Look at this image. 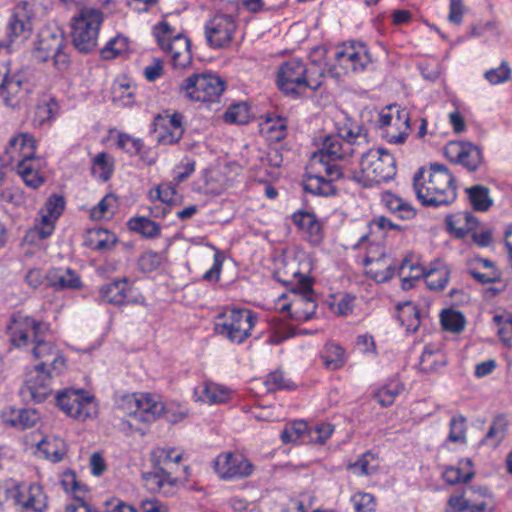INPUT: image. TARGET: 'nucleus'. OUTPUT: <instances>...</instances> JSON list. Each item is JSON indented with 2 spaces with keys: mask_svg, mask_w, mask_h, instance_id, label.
Masks as SVG:
<instances>
[{
  "mask_svg": "<svg viewBox=\"0 0 512 512\" xmlns=\"http://www.w3.org/2000/svg\"><path fill=\"white\" fill-rule=\"evenodd\" d=\"M30 66H20L15 69L4 66L0 69V96L6 106L15 107L22 97L21 92L30 93L34 86Z\"/></svg>",
  "mask_w": 512,
  "mask_h": 512,
  "instance_id": "nucleus-9",
  "label": "nucleus"
},
{
  "mask_svg": "<svg viewBox=\"0 0 512 512\" xmlns=\"http://www.w3.org/2000/svg\"><path fill=\"white\" fill-rule=\"evenodd\" d=\"M333 57L339 62H353L358 64H368L372 61L367 47L359 42L343 43L337 46L333 52Z\"/></svg>",
  "mask_w": 512,
  "mask_h": 512,
  "instance_id": "nucleus-27",
  "label": "nucleus"
},
{
  "mask_svg": "<svg viewBox=\"0 0 512 512\" xmlns=\"http://www.w3.org/2000/svg\"><path fill=\"white\" fill-rule=\"evenodd\" d=\"M396 175L394 157L383 149H370L362 154L360 168L352 172V178L363 187L387 182Z\"/></svg>",
  "mask_w": 512,
  "mask_h": 512,
  "instance_id": "nucleus-5",
  "label": "nucleus"
},
{
  "mask_svg": "<svg viewBox=\"0 0 512 512\" xmlns=\"http://www.w3.org/2000/svg\"><path fill=\"white\" fill-rule=\"evenodd\" d=\"M382 202L391 213L402 220H410L416 215V211L410 203L393 193H384Z\"/></svg>",
  "mask_w": 512,
  "mask_h": 512,
  "instance_id": "nucleus-34",
  "label": "nucleus"
},
{
  "mask_svg": "<svg viewBox=\"0 0 512 512\" xmlns=\"http://www.w3.org/2000/svg\"><path fill=\"white\" fill-rule=\"evenodd\" d=\"M292 221L312 245L321 243L323 239L322 225L313 213L297 211L292 215Z\"/></svg>",
  "mask_w": 512,
  "mask_h": 512,
  "instance_id": "nucleus-23",
  "label": "nucleus"
},
{
  "mask_svg": "<svg viewBox=\"0 0 512 512\" xmlns=\"http://www.w3.org/2000/svg\"><path fill=\"white\" fill-rule=\"evenodd\" d=\"M446 364L445 357L441 350L426 347L420 357L421 369L425 372L437 371Z\"/></svg>",
  "mask_w": 512,
  "mask_h": 512,
  "instance_id": "nucleus-44",
  "label": "nucleus"
},
{
  "mask_svg": "<svg viewBox=\"0 0 512 512\" xmlns=\"http://www.w3.org/2000/svg\"><path fill=\"white\" fill-rule=\"evenodd\" d=\"M4 421L17 429H28L35 426L39 420V413L35 409H11L9 415L4 413Z\"/></svg>",
  "mask_w": 512,
  "mask_h": 512,
  "instance_id": "nucleus-31",
  "label": "nucleus"
},
{
  "mask_svg": "<svg viewBox=\"0 0 512 512\" xmlns=\"http://www.w3.org/2000/svg\"><path fill=\"white\" fill-rule=\"evenodd\" d=\"M132 290L126 279H121L117 281H113L111 283L105 284L100 288V296L101 298L115 305H121L124 303H143L144 299L139 300L137 298L132 299L130 294Z\"/></svg>",
  "mask_w": 512,
  "mask_h": 512,
  "instance_id": "nucleus-25",
  "label": "nucleus"
},
{
  "mask_svg": "<svg viewBox=\"0 0 512 512\" xmlns=\"http://www.w3.org/2000/svg\"><path fill=\"white\" fill-rule=\"evenodd\" d=\"M295 283L277 300V308L287 312L295 321H307L316 311L317 304L312 289V279L298 271L293 272Z\"/></svg>",
  "mask_w": 512,
  "mask_h": 512,
  "instance_id": "nucleus-4",
  "label": "nucleus"
},
{
  "mask_svg": "<svg viewBox=\"0 0 512 512\" xmlns=\"http://www.w3.org/2000/svg\"><path fill=\"white\" fill-rule=\"evenodd\" d=\"M176 195V185L173 182H163L148 192V198L151 202L161 201L165 204L174 203Z\"/></svg>",
  "mask_w": 512,
  "mask_h": 512,
  "instance_id": "nucleus-52",
  "label": "nucleus"
},
{
  "mask_svg": "<svg viewBox=\"0 0 512 512\" xmlns=\"http://www.w3.org/2000/svg\"><path fill=\"white\" fill-rule=\"evenodd\" d=\"M421 275L423 276L426 285L431 290L444 289L449 280L448 271L445 267H438L429 269L427 271H422Z\"/></svg>",
  "mask_w": 512,
  "mask_h": 512,
  "instance_id": "nucleus-47",
  "label": "nucleus"
},
{
  "mask_svg": "<svg viewBox=\"0 0 512 512\" xmlns=\"http://www.w3.org/2000/svg\"><path fill=\"white\" fill-rule=\"evenodd\" d=\"M249 117V107L244 102L230 105L223 114V120L231 124H246Z\"/></svg>",
  "mask_w": 512,
  "mask_h": 512,
  "instance_id": "nucleus-53",
  "label": "nucleus"
},
{
  "mask_svg": "<svg viewBox=\"0 0 512 512\" xmlns=\"http://www.w3.org/2000/svg\"><path fill=\"white\" fill-rule=\"evenodd\" d=\"M103 18L102 11L93 7H83L73 17L72 38L77 50L88 53L96 47Z\"/></svg>",
  "mask_w": 512,
  "mask_h": 512,
  "instance_id": "nucleus-8",
  "label": "nucleus"
},
{
  "mask_svg": "<svg viewBox=\"0 0 512 512\" xmlns=\"http://www.w3.org/2000/svg\"><path fill=\"white\" fill-rule=\"evenodd\" d=\"M38 167L39 160L37 159H32L29 161L24 160L16 166L17 172L24 183L33 189L39 188L44 182L43 177L38 171Z\"/></svg>",
  "mask_w": 512,
  "mask_h": 512,
  "instance_id": "nucleus-37",
  "label": "nucleus"
},
{
  "mask_svg": "<svg viewBox=\"0 0 512 512\" xmlns=\"http://www.w3.org/2000/svg\"><path fill=\"white\" fill-rule=\"evenodd\" d=\"M129 228L142 234L144 237L153 238L160 234L161 227L147 217H135L129 220Z\"/></svg>",
  "mask_w": 512,
  "mask_h": 512,
  "instance_id": "nucleus-46",
  "label": "nucleus"
},
{
  "mask_svg": "<svg viewBox=\"0 0 512 512\" xmlns=\"http://www.w3.org/2000/svg\"><path fill=\"white\" fill-rule=\"evenodd\" d=\"M38 448L48 460L53 462L61 461L65 454V445L61 438L43 439L38 444Z\"/></svg>",
  "mask_w": 512,
  "mask_h": 512,
  "instance_id": "nucleus-43",
  "label": "nucleus"
},
{
  "mask_svg": "<svg viewBox=\"0 0 512 512\" xmlns=\"http://www.w3.org/2000/svg\"><path fill=\"white\" fill-rule=\"evenodd\" d=\"M508 427V420L505 416H496L491 423L484 441L492 445H498L505 437Z\"/></svg>",
  "mask_w": 512,
  "mask_h": 512,
  "instance_id": "nucleus-50",
  "label": "nucleus"
},
{
  "mask_svg": "<svg viewBox=\"0 0 512 512\" xmlns=\"http://www.w3.org/2000/svg\"><path fill=\"white\" fill-rule=\"evenodd\" d=\"M369 267V273L377 282H385L391 279L395 272V266L390 257L382 254L380 258L374 259L367 255L364 261Z\"/></svg>",
  "mask_w": 512,
  "mask_h": 512,
  "instance_id": "nucleus-30",
  "label": "nucleus"
},
{
  "mask_svg": "<svg viewBox=\"0 0 512 512\" xmlns=\"http://www.w3.org/2000/svg\"><path fill=\"white\" fill-rule=\"evenodd\" d=\"M161 49L170 57L172 64H190L192 61L190 41L185 36H174L173 39Z\"/></svg>",
  "mask_w": 512,
  "mask_h": 512,
  "instance_id": "nucleus-29",
  "label": "nucleus"
},
{
  "mask_svg": "<svg viewBox=\"0 0 512 512\" xmlns=\"http://www.w3.org/2000/svg\"><path fill=\"white\" fill-rule=\"evenodd\" d=\"M83 400L78 401L74 408H70L68 416L84 422L88 419H94L98 414V404L94 396L82 390Z\"/></svg>",
  "mask_w": 512,
  "mask_h": 512,
  "instance_id": "nucleus-33",
  "label": "nucleus"
},
{
  "mask_svg": "<svg viewBox=\"0 0 512 512\" xmlns=\"http://www.w3.org/2000/svg\"><path fill=\"white\" fill-rule=\"evenodd\" d=\"M378 124L383 130V137L389 143L402 144L409 135V113L396 105L389 106L380 113Z\"/></svg>",
  "mask_w": 512,
  "mask_h": 512,
  "instance_id": "nucleus-11",
  "label": "nucleus"
},
{
  "mask_svg": "<svg viewBox=\"0 0 512 512\" xmlns=\"http://www.w3.org/2000/svg\"><path fill=\"white\" fill-rule=\"evenodd\" d=\"M226 82L213 74H193L185 78L179 86V94L190 102L204 104L218 103Z\"/></svg>",
  "mask_w": 512,
  "mask_h": 512,
  "instance_id": "nucleus-6",
  "label": "nucleus"
},
{
  "mask_svg": "<svg viewBox=\"0 0 512 512\" xmlns=\"http://www.w3.org/2000/svg\"><path fill=\"white\" fill-rule=\"evenodd\" d=\"M469 201L472 207L478 211H486L492 205V200L489 197V189L482 185H475L466 188Z\"/></svg>",
  "mask_w": 512,
  "mask_h": 512,
  "instance_id": "nucleus-42",
  "label": "nucleus"
},
{
  "mask_svg": "<svg viewBox=\"0 0 512 512\" xmlns=\"http://www.w3.org/2000/svg\"><path fill=\"white\" fill-rule=\"evenodd\" d=\"M404 387L397 381L390 382L389 384L379 388L374 398L384 407L390 406L395 401L396 397L403 391Z\"/></svg>",
  "mask_w": 512,
  "mask_h": 512,
  "instance_id": "nucleus-48",
  "label": "nucleus"
},
{
  "mask_svg": "<svg viewBox=\"0 0 512 512\" xmlns=\"http://www.w3.org/2000/svg\"><path fill=\"white\" fill-rule=\"evenodd\" d=\"M265 130L270 140L281 141L287 134V120L280 116L269 118L265 123Z\"/></svg>",
  "mask_w": 512,
  "mask_h": 512,
  "instance_id": "nucleus-54",
  "label": "nucleus"
},
{
  "mask_svg": "<svg viewBox=\"0 0 512 512\" xmlns=\"http://www.w3.org/2000/svg\"><path fill=\"white\" fill-rule=\"evenodd\" d=\"M143 480L145 486L150 491L170 495L178 485L180 476L176 475V471H166L157 468L155 471L144 473Z\"/></svg>",
  "mask_w": 512,
  "mask_h": 512,
  "instance_id": "nucleus-19",
  "label": "nucleus"
},
{
  "mask_svg": "<svg viewBox=\"0 0 512 512\" xmlns=\"http://www.w3.org/2000/svg\"><path fill=\"white\" fill-rule=\"evenodd\" d=\"M397 317L408 333L416 332L421 323L420 310L410 301L397 305Z\"/></svg>",
  "mask_w": 512,
  "mask_h": 512,
  "instance_id": "nucleus-32",
  "label": "nucleus"
},
{
  "mask_svg": "<svg viewBox=\"0 0 512 512\" xmlns=\"http://www.w3.org/2000/svg\"><path fill=\"white\" fill-rule=\"evenodd\" d=\"M7 333L12 345L30 349L35 364L26 386L35 402H43L52 391V380L66 370L64 355L48 339L51 334L50 324L17 312L11 316Z\"/></svg>",
  "mask_w": 512,
  "mask_h": 512,
  "instance_id": "nucleus-1",
  "label": "nucleus"
},
{
  "mask_svg": "<svg viewBox=\"0 0 512 512\" xmlns=\"http://www.w3.org/2000/svg\"><path fill=\"white\" fill-rule=\"evenodd\" d=\"M129 51V39L123 35H117L107 42L100 53L103 60H124Z\"/></svg>",
  "mask_w": 512,
  "mask_h": 512,
  "instance_id": "nucleus-35",
  "label": "nucleus"
},
{
  "mask_svg": "<svg viewBox=\"0 0 512 512\" xmlns=\"http://www.w3.org/2000/svg\"><path fill=\"white\" fill-rule=\"evenodd\" d=\"M14 504L25 511L42 512L47 507V496L39 484H19L9 490Z\"/></svg>",
  "mask_w": 512,
  "mask_h": 512,
  "instance_id": "nucleus-15",
  "label": "nucleus"
},
{
  "mask_svg": "<svg viewBox=\"0 0 512 512\" xmlns=\"http://www.w3.org/2000/svg\"><path fill=\"white\" fill-rule=\"evenodd\" d=\"M365 138L360 127H357V131L350 129L345 134L327 136L319 153L312 157V167L319 165L330 179H340L344 171L336 161L351 157L355 153L354 145H359Z\"/></svg>",
  "mask_w": 512,
  "mask_h": 512,
  "instance_id": "nucleus-3",
  "label": "nucleus"
},
{
  "mask_svg": "<svg viewBox=\"0 0 512 512\" xmlns=\"http://www.w3.org/2000/svg\"><path fill=\"white\" fill-rule=\"evenodd\" d=\"M90 239L95 250L104 251L111 249L115 244V236L104 229L90 231Z\"/></svg>",
  "mask_w": 512,
  "mask_h": 512,
  "instance_id": "nucleus-57",
  "label": "nucleus"
},
{
  "mask_svg": "<svg viewBox=\"0 0 512 512\" xmlns=\"http://www.w3.org/2000/svg\"><path fill=\"white\" fill-rule=\"evenodd\" d=\"M349 469L358 476H367L377 469V463L374 455L370 452L364 453L357 461L349 464Z\"/></svg>",
  "mask_w": 512,
  "mask_h": 512,
  "instance_id": "nucleus-55",
  "label": "nucleus"
},
{
  "mask_svg": "<svg viewBox=\"0 0 512 512\" xmlns=\"http://www.w3.org/2000/svg\"><path fill=\"white\" fill-rule=\"evenodd\" d=\"M447 440L456 444L466 443V419L462 416L452 417Z\"/></svg>",
  "mask_w": 512,
  "mask_h": 512,
  "instance_id": "nucleus-58",
  "label": "nucleus"
},
{
  "mask_svg": "<svg viewBox=\"0 0 512 512\" xmlns=\"http://www.w3.org/2000/svg\"><path fill=\"white\" fill-rule=\"evenodd\" d=\"M447 159L468 171H476L483 162L480 148L470 142L451 141L444 148Z\"/></svg>",
  "mask_w": 512,
  "mask_h": 512,
  "instance_id": "nucleus-16",
  "label": "nucleus"
},
{
  "mask_svg": "<svg viewBox=\"0 0 512 512\" xmlns=\"http://www.w3.org/2000/svg\"><path fill=\"white\" fill-rule=\"evenodd\" d=\"M151 460L155 467L166 471H176V475H178L181 468L182 452L176 448L157 447L151 453Z\"/></svg>",
  "mask_w": 512,
  "mask_h": 512,
  "instance_id": "nucleus-28",
  "label": "nucleus"
},
{
  "mask_svg": "<svg viewBox=\"0 0 512 512\" xmlns=\"http://www.w3.org/2000/svg\"><path fill=\"white\" fill-rule=\"evenodd\" d=\"M64 43L63 34L43 30L39 33V39L33 50L32 56L36 62H49L53 64H67L68 56L62 51Z\"/></svg>",
  "mask_w": 512,
  "mask_h": 512,
  "instance_id": "nucleus-13",
  "label": "nucleus"
},
{
  "mask_svg": "<svg viewBox=\"0 0 512 512\" xmlns=\"http://www.w3.org/2000/svg\"><path fill=\"white\" fill-rule=\"evenodd\" d=\"M441 324L445 330L459 333L464 329L465 320L461 313L446 310L441 314Z\"/></svg>",
  "mask_w": 512,
  "mask_h": 512,
  "instance_id": "nucleus-60",
  "label": "nucleus"
},
{
  "mask_svg": "<svg viewBox=\"0 0 512 512\" xmlns=\"http://www.w3.org/2000/svg\"><path fill=\"white\" fill-rule=\"evenodd\" d=\"M413 188L418 200L425 206L452 203L456 198L455 179L441 164L420 168L413 176Z\"/></svg>",
  "mask_w": 512,
  "mask_h": 512,
  "instance_id": "nucleus-2",
  "label": "nucleus"
},
{
  "mask_svg": "<svg viewBox=\"0 0 512 512\" xmlns=\"http://www.w3.org/2000/svg\"><path fill=\"white\" fill-rule=\"evenodd\" d=\"M35 139L28 133H21L13 137L6 148V153L12 163L16 165L24 160L35 159Z\"/></svg>",
  "mask_w": 512,
  "mask_h": 512,
  "instance_id": "nucleus-20",
  "label": "nucleus"
},
{
  "mask_svg": "<svg viewBox=\"0 0 512 512\" xmlns=\"http://www.w3.org/2000/svg\"><path fill=\"white\" fill-rule=\"evenodd\" d=\"M309 169L311 171L307 172V177L303 182L304 190L311 194L321 196L333 194L334 188L331 183L336 179H330L324 172V169L319 165L312 167V161L310 162Z\"/></svg>",
  "mask_w": 512,
  "mask_h": 512,
  "instance_id": "nucleus-24",
  "label": "nucleus"
},
{
  "mask_svg": "<svg viewBox=\"0 0 512 512\" xmlns=\"http://www.w3.org/2000/svg\"><path fill=\"white\" fill-rule=\"evenodd\" d=\"M231 394V389L212 381H205L194 390L195 399L207 404L225 403L230 399Z\"/></svg>",
  "mask_w": 512,
  "mask_h": 512,
  "instance_id": "nucleus-26",
  "label": "nucleus"
},
{
  "mask_svg": "<svg viewBox=\"0 0 512 512\" xmlns=\"http://www.w3.org/2000/svg\"><path fill=\"white\" fill-rule=\"evenodd\" d=\"M321 358L325 367L330 370L339 369L346 363L345 350L335 343L325 345Z\"/></svg>",
  "mask_w": 512,
  "mask_h": 512,
  "instance_id": "nucleus-41",
  "label": "nucleus"
},
{
  "mask_svg": "<svg viewBox=\"0 0 512 512\" xmlns=\"http://www.w3.org/2000/svg\"><path fill=\"white\" fill-rule=\"evenodd\" d=\"M476 224V219L468 213L458 214L448 221L450 229L459 238L464 237L466 233L474 229Z\"/></svg>",
  "mask_w": 512,
  "mask_h": 512,
  "instance_id": "nucleus-51",
  "label": "nucleus"
},
{
  "mask_svg": "<svg viewBox=\"0 0 512 512\" xmlns=\"http://www.w3.org/2000/svg\"><path fill=\"white\" fill-rule=\"evenodd\" d=\"M355 512H375L376 499L374 495L367 492H357L351 497Z\"/></svg>",
  "mask_w": 512,
  "mask_h": 512,
  "instance_id": "nucleus-61",
  "label": "nucleus"
},
{
  "mask_svg": "<svg viewBox=\"0 0 512 512\" xmlns=\"http://www.w3.org/2000/svg\"><path fill=\"white\" fill-rule=\"evenodd\" d=\"M33 24L27 4L15 6L8 18L6 32L11 41L15 38L27 39L32 32Z\"/></svg>",
  "mask_w": 512,
  "mask_h": 512,
  "instance_id": "nucleus-18",
  "label": "nucleus"
},
{
  "mask_svg": "<svg viewBox=\"0 0 512 512\" xmlns=\"http://www.w3.org/2000/svg\"><path fill=\"white\" fill-rule=\"evenodd\" d=\"M56 400L59 408L68 415L70 408H74L78 401L83 400L82 390L65 389L58 393Z\"/></svg>",
  "mask_w": 512,
  "mask_h": 512,
  "instance_id": "nucleus-56",
  "label": "nucleus"
},
{
  "mask_svg": "<svg viewBox=\"0 0 512 512\" xmlns=\"http://www.w3.org/2000/svg\"><path fill=\"white\" fill-rule=\"evenodd\" d=\"M113 100L126 106L133 102L135 87L129 79L123 78L112 87Z\"/></svg>",
  "mask_w": 512,
  "mask_h": 512,
  "instance_id": "nucleus-45",
  "label": "nucleus"
},
{
  "mask_svg": "<svg viewBox=\"0 0 512 512\" xmlns=\"http://www.w3.org/2000/svg\"><path fill=\"white\" fill-rule=\"evenodd\" d=\"M309 433L307 423L304 421H295L288 424L281 432L283 443L305 442L306 433Z\"/></svg>",
  "mask_w": 512,
  "mask_h": 512,
  "instance_id": "nucleus-49",
  "label": "nucleus"
},
{
  "mask_svg": "<svg viewBox=\"0 0 512 512\" xmlns=\"http://www.w3.org/2000/svg\"><path fill=\"white\" fill-rule=\"evenodd\" d=\"M237 24L231 15L218 14L210 19L205 26L208 43L217 48L228 46L236 32Z\"/></svg>",
  "mask_w": 512,
  "mask_h": 512,
  "instance_id": "nucleus-17",
  "label": "nucleus"
},
{
  "mask_svg": "<svg viewBox=\"0 0 512 512\" xmlns=\"http://www.w3.org/2000/svg\"><path fill=\"white\" fill-rule=\"evenodd\" d=\"M39 215L40 218L36 220L34 227L27 232L26 238L30 242H36L37 240L48 238L52 235L55 229L56 219L44 213L41 209L39 211Z\"/></svg>",
  "mask_w": 512,
  "mask_h": 512,
  "instance_id": "nucleus-36",
  "label": "nucleus"
},
{
  "mask_svg": "<svg viewBox=\"0 0 512 512\" xmlns=\"http://www.w3.org/2000/svg\"><path fill=\"white\" fill-rule=\"evenodd\" d=\"M162 261L163 255L161 253L146 251L140 256L138 265L143 272H152L161 265Z\"/></svg>",
  "mask_w": 512,
  "mask_h": 512,
  "instance_id": "nucleus-63",
  "label": "nucleus"
},
{
  "mask_svg": "<svg viewBox=\"0 0 512 512\" xmlns=\"http://www.w3.org/2000/svg\"><path fill=\"white\" fill-rule=\"evenodd\" d=\"M494 501L489 490L482 486L466 487L448 499L447 512H493Z\"/></svg>",
  "mask_w": 512,
  "mask_h": 512,
  "instance_id": "nucleus-10",
  "label": "nucleus"
},
{
  "mask_svg": "<svg viewBox=\"0 0 512 512\" xmlns=\"http://www.w3.org/2000/svg\"><path fill=\"white\" fill-rule=\"evenodd\" d=\"M155 126L159 144L172 145L177 143L183 136L184 129L181 124V116L178 114L165 118L159 117Z\"/></svg>",
  "mask_w": 512,
  "mask_h": 512,
  "instance_id": "nucleus-21",
  "label": "nucleus"
},
{
  "mask_svg": "<svg viewBox=\"0 0 512 512\" xmlns=\"http://www.w3.org/2000/svg\"><path fill=\"white\" fill-rule=\"evenodd\" d=\"M306 66H281L277 75L278 88L287 95H299L300 89H316L321 82L309 75Z\"/></svg>",
  "mask_w": 512,
  "mask_h": 512,
  "instance_id": "nucleus-12",
  "label": "nucleus"
},
{
  "mask_svg": "<svg viewBox=\"0 0 512 512\" xmlns=\"http://www.w3.org/2000/svg\"><path fill=\"white\" fill-rule=\"evenodd\" d=\"M52 286L57 289H77L81 287L79 276L72 269H56L50 273Z\"/></svg>",
  "mask_w": 512,
  "mask_h": 512,
  "instance_id": "nucleus-39",
  "label": "nucleus"
},
{
  "mask_svg": "<svg viewBox=\"0 0 512 512\" xmlns=\"http://www.w3.org/2000/svg\"><path fill=\"white\" fill-rule=\"evenodd\" d=\"M112 166V161L109 155L105 152H101L93 159L92 172L95 175H98V177L103 181H106L111 176Z\"/></svg>",
  "mask_w": 512,
  "mask_h": 512,
  "instance_id": "nucleus-59",
  "label": "nucleus"
},
{
  "mask_svg": "<svg viewBox=\"0 0 512 512\" xmlns=\"http://www.w3.org/2000/svg\"><path fill=\"white\" fill-rule=\"evenodd\" d=\"M214 467L221 479H242L253 473V464L242 454L224 452L219 454Z\"/></svg>",
  "mask_w": 512,
  "mask_h": 512,
  "instance_id": "nucleus-14",
  "label": "nucleus"
},
{
  "mask_svg": "<svg viewBox=\"0 0 512 512\" xmlns=\"http://www.w3.org/2000/svg\"><path fill=\"white\" fill-rule=\"evenodd\" d=\"M118 410L123 414L130 416L137 422L138 402L137 393L124 395L118 403Z\"/></svg>",
  "mask_w": 512,
  "mask_h": 512,
  "instance_id": "nucleus-64",
  "label": "nucleus"
},
{
  "mask_svg": "<svg viewBox=\"0 0 512 512\" xmlns=\"http://www.w3.org/2000/svg\"><path fill=\"white\" fill-rule=\"evenodd\" d=\"M116 145L118 148L125 150L129 154H140L144 146L141 139L133 138L126 133L118 134Z\"/></svg>",
  "mask_w": 512,
  "mask_h": 512,
  "instance_id": "nucleus-62",
  "label": "nucleus"
},
{
  "mask_svg": "<svg viewBox=\"0 0 512 512\" xmlns=\"http://www.w3.org/2000/svg\"><path fill=\"white\" fill-rule=\"evenodd\" d=\"M460 466L447 467L443 472L444 480L450 484L455 485L460 482H468L474 475L471 468V460L466 459L459 462Z\"/></svg>",
  "mask_w": 512,
  "mask_h": 512,
  "instance_id": "nucleus-38",
  "label": "nucleus"
},
{
  "mask_svg": "<svg viewBox=\"0 0 512 512\" xmlns=\"http://www.w3.org/2000/svg\"><path fill=\"white\" fill-rule=\"evenodd\" d=\"M59 111V105L55 98L45 97L43 98L35 109V115L33 122L35 125H43L50 122Z\"/></svg>",
  "mask_w": 512,
  "mask_h": 512,
  "instance_id": "nucleus-40",
  "label": "nucleus"
},
{
  "mask_svg": "<svg viewBox=\"0 0 512 512\" xmlns=\"http://www.w3.org/2000/svg\"><path fill=\"white\" fill-rule=\"evenodd\" d=\"M137 422L150 424L155 422L164 412V404L160 397L151 393H137Z\"/></svg>",
  "mask_w": 512,
  "mask_h": 512,
  "instance_id": "nucleus-22",
  "label": "nucleus"
},
{
  "mask_svg": "<svg viewBox=\"0 0 512 512\" xmlns=\"http://www.w3.org/2000/svg\"><path fill=\"white\" fill-rule=\"evenodd\" d=\"M257 320V315L249 309H232L218 315L214 329L228 341L241 344L251 336Z\"/></svg>",
  "mask_w": 512,
  "mask_h": 512,
  "instance_id": "nucleus-7",
  "label": "nucleus"
}]
</instances>
